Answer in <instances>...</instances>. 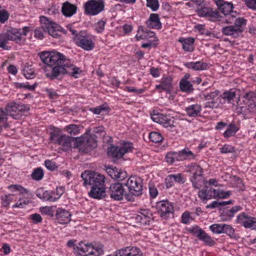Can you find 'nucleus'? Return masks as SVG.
<instances>
[{"label": "nucleus", "instance_id": "obj_1", "mask_svg": "<svg viewBox=\"0 0 256 256\" xmlns=\"http://www.w3.org/2000/svg\"><path fill=\"white\" fill-rule=\"evenodd\" d=\"M39 55L45 64L43 67L45 74L51 80L65 74L78 78L82 72L80 68L74 65L71 60L61 53L55 51L44 52Z\"/></svg>", "mask_w": 256, "mask_h": 256}, {"label": "nucleus", "instance_id": "obj_2", "mask_svg": "<svg viewBox=\"0 0 256 256\" xmlns=\"http://www.w3.org/2000/svg\"><path fill=\"white\" fill-rule=\"evenodd\" d=\"M104 253L102 246H93L88 243L80 242L74 248L77 256H100Z\"/></svg>", "mask_w": 256, "mask_h": 256}, {"label": "nucleus", "instance_id": "obj_3", "mask_svg": "<svg viewBox=\"0 0 256 256\" xmlns=\"http://www.w3.org/2000/svg\"><path fill=\"white\" fill-rule=\"evenodd\" d=\"M81 176L84 180V185H90L91 187H105L106 178L98 173L86 170L82 172Z\"/></svg>", "mask_w": 256, "mask_h": 256}, {"label": "nucleus", "instance_id": "obj_4", "mask_svg": "<svg viewBox=\"0 0 256 256\" xmlns=\"http://www.w3.org/2000/svg\"><path fill=\"white\" fill-rule=\"evenodd\" d=\"M230 196V192L216 190L206 185L198 192V196L202 202L217 198H225L229 197Z\"/></svg>", "mask_w": 256, "mask_h": 256}, {"label": "nucleus", "instance_id": "obj_5", "mask_svg": "<svg viewBox=\"0 0 256 256\" xmlns=\"http://www.w3.org/2000/svg\"><path fill=\"white\" fill-rule=\"evenodd\" d=\"M6 112H4L14 119H20L22 116L26 115L29 111L30 108L28 106L22 104H16L14 102H11L6 104L5 108Z\"/></svg>", "mask_w": 256, "mask_h": 256}, {"label": "nucleus", "instance_id": "obj_6", "mask_svg": "<svg viewBox=\"0 0 256 256\" xmlns=\"http://www.w3.org/2000/svg\"><path fill=\"white\" fill-rule=\"evenodd\" d=\"M188 172L192 175L190 179L193 186L196 189L200 188L203 181L202 168L200 166L194 164L189 167Z\"/></svg>", "mask_w": 256, "mask_h": 256}, {"label": "nucleus", "instance_id": "obj_7", "mask_svg": "<svg viewBox=\"0 0 256 256\" xmlns=\"http://www.w3.org/2000/svg\"><path fill=\"white\" fill-rule=\"evenodd\" d=\"M30 32V28L24 26L22 29L12 28L6 32L10 40L22 44L26 42L24 36H26Z\"/></svg>", "mask_w": 256, "mask_h": 256}, {"label": "nucleus", "instance_id": "obj_8", "mask_svg": "<svg viewBox=\"0 0 256 256\" xmlns=\"http://www.w3.org/2000/svg\"><path fill=\"white\" fill-rule=\"evenodd\" d=\"M74 40L77 46L86 50H90L94 47L92 38L84 32H80L74 37Z\"/></svg>", "mask_w": 256, "mask_h": 256}, {"label": "nucleus", "instance_id": "obj_9", "mask_svg": "<svg viewBox=\"0 0 256 256\" xmlns=\"http://www.w3.org/2000/svg\"><path fill=\"white\" fill-rule=\"evenodd\" d=\"M126 186L130 193L134 196L140 195L142 190V180L138 176H130L126 180Z\"/></svg>", "mask_w": 256, "mask_h": 256}, {"label": "nucleus", "instance_id": "obj_10", "mask_svg": "<svg viewBox=\"0 0 256 256\" xmlns=\"http://www.w3.org/2000/svg\"><path fill=\"white\" fill-rule=\"evenodd\" d=\"M104 2L103 0H90L84 4L85 13L94 16L104 10Z\"/></svg>", "mask_w": 256, "mask_h": 256}, {"label": "nucleus", "instance_id": "obj_11", "mask_svg": "<svg viewBox=\"0 0 256 256\" xmlns=\"http://www.w3.org/2000/svg\"><path fill=\"white\" fill-rule=\"evenodd\" d=\"M133 148L132 144L125 142L120 147L112 146L108 150V155L113 158H120L127 152H131Z\"/></svg>", "mask_w": 256, "mask_h": 256}, {"label": "nucleus", "instance_id": "obj_12", "mask_svg": "<svg viewBox=\"0 0 256 256\" xmlns=\"http://www.w3.org/2000/svg\"><path fill=\"white\" fill-rule=\"evenodd\" d=\"M110 198L116 200H121L124 196V189L121 183H114L110 184L108 191Z\"/></svg>", "mask_w": 256, "mask_h": 256}, {"label": "nucleus", "instance_id": "obj_13", "mask_svg": "<svg viewBox=\"0 0 256 256\" xmlns=\"http://www.w3.org/2000/svg\"><path fill=\"white\" fill-rule=\"evenodd\" d=\"M256 98L254 92L250 91L248 92L242 94L240 96H239L238 100L236 101L237 106L240 108V110L239 111L240 114H246L247 112L246 110V107L242 106L243 104L246 105L254 101Z\"/></svg>", "mask_w": 256, "mask_h": 256}, {"label": "nucleus", "instance_id": "obj_14", "mask_svg": "<svg viewBox=\"0 0 256 256\" xmlns=\"http://www.w3.org/2000/svg\"><path fill=\"white\" fill-rule=\"evenodd\" d=\"M40 20L42 23L44 22V26H43L44 30L47 31L50 35L54 38H58L60 34L58 30L60 26L54 22L50 21L44 16L40 18Z\"/></svg>", "mask_w": 256, "mask_h": 256}, {"label": "nucleus", "instance_id": "obj_15", "mask_svg": "<svg viewBox=\"0 0 256 256\" xmlns=\"http://www.w3.org/2000/svg\"><path fill=\"white\" fill-rule=\"evenodd\" d=\"M158 212L163 218H167L174 212V206L168 200H162L156 204Z\"/></svg>", "mask_w": 256, "mask_h": 256}, {"label": "nucleus", "instance_id": "obj_16", "mask_svg": "<svg viewBox=\"0 0 256 256\" xmlns=\"http://www.w3.org/2000/svg\"><path fill=\"white\" fill-rule=\"evenodd\" d=\"M151 118L154 122L162 124L166 128L174 127V121L170 120L167 115L154 110L151 114Z\"/></svg>", "mask_w": 256, "mask_h": 256}, {"label": "nucleus", "instance_id": "obj_17", "mask_svg": "<svg viewBox=\"0 0 256 256\" xmlns=\"http://www.w3.org/2000/svg\"><path fill=\"white\" fill-rule=\"evenodd\" d=\"M78 142H80V149L86 152L92 150L97 146L95 139L91 136H86L82 138Z\"/></svg>", "mask_w": 256, "mask_h": 256}, {"label": "nucleus", "instance_id": "obj_18", "mask_svg": "<svg viewBox=\"0 0 256 256\" xmlns=\"http://www.w3.org/2000/svg\"><path fill=\"white\" fill-rule=\"evenodd\" d=\"M236 222L245 228H250L256 224V218L250 216L245 212H242L237 216Z\"/></svg>", "mask_w": 256, "mask_h": 256}, {"label": "nucleus", "instance_id": "obj_19", "mask_svg": "<svg viewBox=\"0 0 256 256\" xmlns=\"http://www.w3.org/2000/svg\"><path fill=\"white\" fill-rule=\"evenodd\" d=\"M196 12L197 14L200 17H208L212 18H218L219 16L218 12L212 11V8L204 4L202 6L196 8Z\"/></svg>", "mask_w": 256, "mask_h": 256}, {"label": "nucleus", "instance_id": "obj_20", "mask_svg": "<svg viewBox=\"0 0 256 256\" xmlns=\"http://www.w3.org/2000/svg\"><path fill=\"white\" fill-rule=\"evenodd\" d=\"M236 14H237V13L236 12H232V14L228 16L227 18H226V22L228 24L234 23V26L236 28H239L242 32L244 31L242 26L246 24L247 20L243 18H236Z\"/></svg>", "mask_w": 256, "mask_h": 256}, {"label": "nucleus", "instance_id": "obj_21", "mask_svg": "<svg viewBox=\"0 0 256 256\" xmlns=\"http://www.w3.org/2000/svg\"><path fill=\"white\" fill-rule=\"evenodd\" d=\"M220 11L226 16V18L232 12L233 4L230 2H224L223 0H218L216 2Z\"/></svg>", "mask_w": 256, "mask_h": 256}, {"label": "nucleus", "instance_id": "obj_22", "mask_svg": "<svg viewBox=\"0 0 256 256\" xmlns=\"http://www.w3.org/2000/svg\"><path fill=\"white\" fill-rule=\"evenodd\" d=\"M148 28L156 30H160L162 28L159 16L156 14H150L149 18L146 22Z\"/></svg>", "mask_w": 256, "mask_h": 256}, {"label": "nucleus", "instance_id": "obj_23", "mask_svg": "<svg viewBox=\"0 0 256 256\" xmlns=\"http://www.w3.org/2000/svg\"><path fill=\"white\" fill-rule=\"evenodd\" d=\"M172 78L170 76L164 77L161 80L160 84L156 86V88L157 90H162L167 92H170L172 88Z\"/></svg>", "mask_w": 256, "mask_h": 256}, {"label": "nucleus", "instance_id": "obj_24", "mask_svg": "<svg viewBox=\"0 0 256 256\" xmlns=\"http://www.w3.org/2000/svg\"><path fill=\"white\" fill-rule=\"evenodd\" d=\"M70 212L64 209L58 208L56 210V218L60 224H68L70 220Z\"/></svg>", "mask_w": 256, "mask_h": 256}, {"label": "nucleus", "instance_id": "obj_25", "mask_svg": "<svg viewBox=\"0 0 256 256\" xmlns=\"http://www.w3.org/2000/svg\"><path fill=\"white\" fill-rule=\"evenodd\" d=\"M222 33L228 36H232L236 38L242 33V30L239 28H236L234 26H229L223 27L222 29Z\"/></svg>", "mask_w": 256, "mask_h": 256}, {"label": "nucleus", "instance_id": "obj_26", "mask_svg": "<svg viewBox=\"0 0 256 256\" xmlns=\"http://www.w3.org/2000/svg\"><path fill=\"white\" fill-rule=\"evenodd\" d=\"M106 187H91L89 196L96 199H101L106 196Z\"/></svg>", "mask_w": 256, "mask_h": 256}, {"label": "nucleus", "instance_id": "obj_27", "mask_svg": "<svg viewBox=\"0 0 256 256\" xmlns=\"http://www.w3.org/2000/svg\"><path fill=\"white\" fill-rule=\"evenodd\" d=\"M76 6L68 2H64L62 8V12L66 16H71L76 12Z\"/></svg>", "mask_w": 256, "mask_h": 256}, {"label": "nucleus", "instance_id": "obj_28", "mask_svg": "<svg viewBox=\"0 0 256 256\" xmlns=\"http://www.w3.org/2000/svg\"><path fill=\"white\" fill-rule=\"evenodd\" d=\"M202 107L198 104H192L186 108V112L190 117H196L200 115Z\"/></svg>", "mask_w": 256, "mask_h": 256}, {"label": "nucleus", "instance_id": "obj_29", "mask_svg": "<svg viewBox=\"0 0 256 256\" xmlns=\"http://www.w3.org/2000/svg\"><path fill=\"white\" fill-rule=\"evenodd\" d=\"M72 138L66 135H62L58 138L57 144L62 146L64 150H67L71 147Z\"/></svg>", "mask_w": 256, "mask_h": 256}, {"label": "nucleus", "instance_id": "obj_30", "mask_svg": "<svg viewBox=\"0 0 256 256\" xmlns=\"http://www.w3.org/2000/svg\"><path fill=\"white\" fill-rule=\"evenodd\" d=\"M185 66L188 68L195 70H206L208 68V65L206 63L200 61L196 62H190L185 64Z\"/></svg>", "mask_w": 256, "mask_h": 256}, {"label": "nucleus", "instance_id": "obj_31", "mask_svg": "<svg viewBox=\"0 0 256 256\" xmlns=\"http://www.w3.org/2000/svg\"><path fill=\"white\" fill-rule=\"evenodd\" d=\"M178 41L182 44V48L185 51L191 52L194 50L192 44L194 42V38H180Z\"/></svg>", "mask_w": 256, "mask_h": 256}, {"label": "nucleus", "instance_id": "obj_32", "mask_svg": "<svg viewBox=\"0 0 256 256\" xmlns=\"http://www.w3.org/2000/svg\"><path fill=\"white\" fill-rule=\"evenodd\" d=\"M178 152V160H192L195 158V155L188 148L180 151Z\"/></svg>", "mask_w": 256, "mask_h": 256}, {"label": "nucleus", "instance_id": "obj_33", "mask_svg": "<svg viewBox=\"0 0 256 256\" xmlns=\"http://www.w3.org/2000/svg\"><path fill=\"white\" fill-rule=\"evenodd\" d=\"M136 247L128 246L116 252V256H134Z\"/></svg>", "mask_w": 256, "mask_h": 256}, {"label": "nucleus", "instance_id": "obj_34", "mask_svg": "<svg viewBox=\"0 0 256 256\" xmlns=\"http://www.w3.org/2000/svg\"><path fill=\"white\" fill-rule=\"evenodd\" d=\"M180 90L184 92L190 93L193 91V87L190 82L182 79L180 82Z\"/></svg>", "mask_w": 256, "mask_h": 256}, {"label": "nucleus", "instance_id": "obj_35", "mask_svg": "<svg viewBox=\"0 0 256 256\" xmlns=\"http://www.w3.org/2000/svg\"><path fill=\"white\" fill-rule=\"evenodd\" d=\"M18 198L12 194H9L2 196V204L4 207H6L9 206L10 202H15Z\"/></svg>", "mask_w": 256, "mask_h": 256}, {"label": "nucleus", "instance_id": "obj_36", "mask_svg": "<svg viewBox=\"0 0 256 256\" xmlns=\"http://www.w3.org/2000/svg\"><path fill=\"white\" fill-rule=\"evenodd\" d=\"M238 92L236 90H230L228 92H224L223 94V98L228 102L232 103L234 104L233 103L234 100L236 98Z\"/></svg>", "mask_w": 256, "mask_h": 256}, {"label": "nucleus", "instance_id": "obj_37", "mask_svg": "<svg viewBox=\"0 0 256 256\" xmlns=\"http://www.w3.org/2000/svg\"><path fill=\"white\" fill-rule=\"evenodd\" d=\"M82 126L80 125L70 124L66 127V130L71 136L79 134Z\"/></svg>", "mask_w": 256, "mask_h": 256}, {"label": "nucleus", "instance_id": "obj_38", "mask_svg": "<svg viewBox=\"0 0 256 256\" xmlns=\"http://www.w3.org/2000/svg\"><path fill=\"white\" fill-rule=\"evenodd\" d=\"M232 204V200H229L228 201H222V202L214 201L211 204H208L206 206V208H216L224 206L226 205L230 204Z\"/></svg>", "mask_w": 256, "mask_h": 256}, {"label": "nucleus", "instance_id": "obj_39", "mask_svg": "<svg viewBox=\"0 0 256 256\" xmlns=\"http://www.w3.org/2000/svg\"><path fill=\"white\" fill-rule=\"evenodd\" d=\"M242 209V206H233L230 210L226 212V218H224V220H230L236 212L241 210Z\"/></svg>", "mask_w": 256, "mask_h": 256}, {"label": "nucleus", "instance_id": "obj_40", "mask_svg": "<svg viewBox=\"0 0 256 256\" xmlns=\"http://www.w3.org/2000/svg\"><path fill=\"white\" fill-rule=\"evenodd\" d=\"M6 114L4 112V110L0 108V132L2 131V128H6L8 126Z\"/></svg>", "mask_w": 256, "mask_h": 256}, {"label": "nucleus", "instance_id": "obj_41", "mask_svg": "<svg viewBox=\"0 0 256 256\" xmlns=\"http://www.w3.org/2000/svg\"><path fill=\"white\" fill-rule=\"evenodd\" d=\"M238 128L236 126L230 124L228 126V129L224 133V136L226 138H229L234 134L238 130Z\"/></svg>", "mask_w": 256, "mask_h": 256}, {"label": "nucleus", "instance_id": "obj_42", "mask_svg": "<svg viewBox=\"0 0 256 256\" xmlns=\"http://www.w3.org/2000/svg\"><path fill=\"white\" fill-rule=\"evenodd\" d=\"M31 176L33 180H40L44 176L43 170L40 168H36L34 170Z\"/></svg>", "mask_w": 256, "mask_h": 256}, {"label": "nucleus", "instance_id": "obj_43", "mask_svg": "<svg viewBox=\"0 0 256 256\" xmlns=\"http://www.w3.org/2000/svg\"><path fill=\"white\" fill-rule=\"evenodd\" d=\"M10 40L6 32L0 34V48L4 50H8V46H6L8 41Z\"/></svg>", "mask_w": 256, "mask_h": 256}, {"label": "nucleus", "instance_id": "obj_44", "mask_svg": "<svg viewBox=\"0 0 256 256\" xmlns=\"http://www.w3.org/2000/svg\"><path fill=\"white\" fill-rule=\"evenodd\" d=\"M149 138L150 140L155 143H158L161 142L163 140V137L162 134L157 132H151L149 134Z\"/></svg>", "mask_w": 256, "mask_h": 256}, {"label": "nucleus", "instance_id": "obj_45", "mask_svg": "<svg viewBox=\"0 0 256 256\" xmlns=\"http://www.w3.org/2000/svg\"><path fill=\"white\" fill-rule=\"evenodd\" d=\"M178 158V152H170L166 154V158L168 162L172 164L175 160H179Z\"/></svg>", "mask_w": 256, "mask_h": 256}, {"label": "nucleus", "instance_id": "obj_46", "mask_svg": "<svg viewBox=\"0 0 256 256\" xmlns=\"http://www.w3.org/2000/svg\"><path fill=\"white\" fill-rule=\"evenodd\" d=\"M194 218L191 216V213L188 211L184 212L182 215V222L184 224H188Z\"/></svg>", "mask_w": 256, "mask_h": 256}, {"label": "nucleus", "instance_id": "obj_47", "mask_svg": "<svg viewBox=\"0 0 256 256\" xmlns=\"http://www.w3.org/2000/svg\"><path fill=\"white\" fill-rule=\"evenodd\" d=\"M222 233L226 234L231 238L234 236V230L233 228L229 224H223Z\"/></svg>", "mask_w": 256, "mask_h": 256}, {"label": "nucleus", "instance_id": "obj_48", "mask_svg": "<svg viewBox=\"0 0 256 256\" xmlns=\"http://www.w3.org/2000/svg\"><path fill=\"white\" fill-rule=\"evenodd\" d=\"M189 232L200 238L204 231L198 226H196L190 228Z\"/></svg>", "mask_w": 256, "mask_h": 256}, {"label": "nucleus", "instance_id": "obj_49", "mask_svg": "<svg viewBox=\"0 0 256 256\" xmlns=\"http://www.w3.org/2000/svg\"><path fill=\"white\" fill-rule=\"evenodd\" d=\"M8 188L11 191H18L20 192L23 194L28 193V190L18 184H12L8 186Z\"/></svg>", "mask_w": 256, "mask_h": 256}, {"label": "nucleus", "instance_id": "obj_50", "mask_svg": "<svg viewBox=\"0 0 256 256\" xmlns=\"http://www.w3.org/2000/svg\"><path fill=\"white\" fill-rule=\"evenodd\" d=\"M222 228L223 224H214L210 226V228L212 232L218 234L222 233L224 230Z\"/></svg>", "mask_w": 256, "mask_h": 256}, {"label": "nucleus", "instance_id": "obj_51", "mask_svg": "<svg viewBox=\"0 0 256 256\" xmlns=\"http://www.w3.org/2000/svg\"><path fill=\"white\" fill-rule=\"evenodd\" d=\"M210 246H212L214 244V241L208 234H207L204 232L202 233L201 236L199 238Z\"/></svg>", "mask_w": 256, "mask_h": 256}, {"label": "nucleus", "instance_id": "obj_52", "mask_svg": "<svg viewBox=\"0 0 256 256\" xmlns=\"http://www.w3.org/2000/svg\"><path fill=\"white\" fill-rule=\"evenodd\" d=\"M146 2V6L150 8L152 10L156 11L158 9L159 4L158 0H148Z\"/></svg>", "mask_w": 256, "mask_h": 256}, {"label": "nucleus", "instance_id": "obj_53", "mask_svg": "<svg viewBox=\"0 0 256 256\" xmlns=\"http://www.w3.org/2000/svg\"><path fill=\"white\" fill-rule=\"evenodd\" d=\"M220 152L222 154L232 153L235 152V148L230 145L225 144L220 148Z\"/></svg>", "mask_w": 256, "mask_h": 256}, {"label": "nucleus", "instance_id": "obj_54", "mask_svg": "<svg viewBox=\"0 0 256 256\" xmlns=\"http://www.w3.org/2000/svg\"><path fill=\"white\" fill-rule=\"evenodd\" d=\"M24 74L27 79H32L35 77V73L34 71L31 69H29L28 67L26 68L24 70Z\"/></svg>", "mask_w": 256, "mask_h": 256}, {"label": "nucleus", "instance_id": "obj_55", "mask_svg": "<svg viewBox=\"0 0 256 256\" xmlns=\"http://www.w3.org/2000/svg\"><path fill=\"white\" fill-rule=\"evenodd\" d=\"M28 203V200H22L20 198L18 202L12 206V208H23L25 206H26Z\"/></svg>", "mask_w": 256, "mask_h": 256}, {"label": "nucleus", "instance_id": "obj_56", "mask_svg": "<svg viewBox=\"0 0 256 256\" xmlns=\"http://www.w3.org/2000/svg\"><path fill=\"white\" fill-rule=\"evenodd\" d=\"M9 18V14L8 12L4 10H0V22L2 24L4 23Z\"/></svg>", "mask_w": 256, "mask_h": 256}, {"label": "nucleus", "instance_id": "obj_57", "mask_svg": "<svg viewBox=\"0 0 256 256\" xmlns=\"http://www.w3.org/2000/svg\"><path fill=\"white\" fill-rule=\"evenodd\" d=\"M218 94L219 91L218 90H216L214 92H212L206 94H204V97L206 100H213L218 96Z\"/></svg>", "mask_w": 256, "mask_h": 256}, {"label": "nucleus", "instance_id": "obj_58", "mask_svg": "<svg viewBox=\"0 0 256 256\" xmlns=\"http://www.w3.org/2000/svg\"><path fill=\"white\" fill-rule=\"evenodd\" d=\"M44 164L46 168L50 170H54L57 168L56 163L51 160H46Z\"/></svg>", "mask_w": 256, "mask_h": 256}, {"label": "nucleus", "instance_id": "obj_59", "mask_svg": "<svg viewBox=\"0 0 256 256\" xmlns=\"http://www.w3.org/2000/svg\"><path fill=\"white\" fill-rule=\"evenodd\" d=\"M105 22L103 20L98 21L96 24L95 29L98 32H102L104 28Z\"/></svg>", "mask_w": 256, "mask_h": 256}, {"label": "nucleus", "instance_id": "obj_60", "mask_svg": "<svg viewBox=\"0 0 256 256\" xmlns=\"http://www.w3.org/2000/svg\"><path fill=\"white\" fill-rule=\"evenodd\" d=\"M172 177L174 182L183 184L184 182V178L181 174H170Z\"/></svg>", "mask_w": 256, "mask_h": 256}, {"label": "nucleus", "instance_id": "obj_61", "mask_svg": "<svg viewBox=\"0 0 256 256\" xmlns=\"http://www.w3.org/2000/svg\"><path fill=\"white\" fill-rule=\"evenodd\" d=\"M245 4L248 8L256 10V0H246Z\"/></svg>", "mask_w": 256, "mask_h": 256}, {"label": "nucleus", "instance_id": "obj_62", "mask_svg": "<svg viewBox=\"0 0 256 256\" xmlns=\"http://www.w3.org/2000/svg\"><path fill=\"white\" fill-rule=\"evenodd\" d=\"M246 105L248 106L247 110H248L250 112H256V104L254 102V100L248 104Z\"/></svg>", "mask_w": 256, "mask_h": 256}, {"label": "nucleus", "instance_id": "obj_63", "mask_svg": "<svg viewBox=\"0 0 256 256\" xmlns=\"http://www.w3.org/2000/svg\"><path fill=\"white\" fill-rule=\"evenodd\" d=\"M30 218L32 220L34 223L40 222L42 220V218L40 214H34L30 215Z\"/></svg>", "mask_w": 256, "mask_h": 256}, {"label": "nucleus", "instance_id": "obj_64", "mask_svg": "<svg viewBox=\"0 0 256 256\" xmlns=\"http://www.w3.org/2000/svg\"><path fill=\"white\" fill-rule=\"evenodd\" d=\"M59 137L56 131L50 132V140L52 143L57 144Z\"/></svg>", "mask_w": 256, "mask_h": 256}]
</instances>
